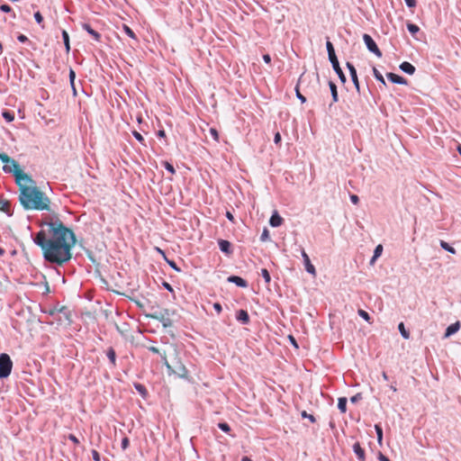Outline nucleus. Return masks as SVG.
Returning a JSON list of instances; mask_svg holds the SVG:
<instances>
[{
	"label": "nucleus",
	"instance_id": "nucleus-50",
	"mask_svg": "<svg viewBox=\"0 0 461 461\" xmlns=\"http://www.w3.org/2000/svg\"><path fill=\"white\" fill-rule=\"evenodd\" d=\"M0 11L3 13L8 14V13L13 12V9L9 5L2 4V5H0Z\"/></svg>",
	"mask_w": 461,
	"mask_h": 461
},
{
	"label": "nucleus",
	"instance_id": "nucleus-38",
	"mask_svg": "<svg viewBox=\"0 0 461 461\" xmlns=\"http://www.w3.org/2000/svg\"><path fill=\"white\" fill-rule=\"evenodd\" d=\"M375 430L376 433L377 441L379 444H381V442L383 440V428H382L381 424H375Z\"/></svg>",
	"mask_w": 461,
	"mask_h": 461
},
{
	"label": "nucleus",
	"instance_id": "nucleus-2",
	"mask_svg": "<svg viewBox=\"0 0 461 461\" xmlns=\"http://www.w3.org/2000/svg\"><path fill=\"white\" fill-rule=\"evenodd\" d=\"M18 200L26 211H50V198L36 186L20 185Z\"/></svg>",
	"mask_w": 461,
	"mask_h": 461
},
{
	"label": "nucleus",
	"instance_id": "nucleus-31",
	"mask_svg": "<svg viewBox=\"0 0 461 461\" xmlns=\"http://www.w3.org/2000/svg\"><path fill=\"white\" fill-rule=\"evenodd\" d=\"M406 28L413 37L420 32V27L411 22L406 23Z\"/></svg>",
	"mask_w": 461,
	"mask_h": 461
},
{
	"label": "nucleus",
	"instance_id": "nucleus-47",
	"mask_svg": "<svg viewBox=\"0 0 461 461\" xmlns=\"http://www.w3.org/2000/svg\"><path fill=\"white\" fill-rule=\"evenodd\" d=\"M34 19H35V22L41 25L42 28H44V25L42 24L43 23V16L42 14H41L40 11H37L34 13Z\"/></svg>",
	"mask_w": 461,
	"mask_h": 461
},
{
	"label": "nucleus",
	"instance_id": "nucleus-41",
	"mask_svg": "<svg viewBox=\"0 0 461 461\" xmlns=\"http://www.w3.org/2000/svg\"><path fill=\"white\" fill-rule=\"evenodd\" d=\"M259 239H260V241H262V242H267V241L270 240L269 230H267V227H265L263 229Z\"/></svg>",
	"mask_w": 461,
	"mask_h": 461
},
{
	"label": "nucleus",
	"instance_id": "nucleus-17",
	"mask_svg": "<svg viewBox=\"0 0 461 461\" xmlns=\"http://www.w3.org/2000/svg\"><path fill=\"white\" fill-rule=\"evenodd\" d=\"M236 320L243 325L250 322L249 312L244 309H240L236 312Z\"/></svg>",
	"mask_w": 461,
	"mask_h": 461
},
{
	"label": "nucleus",
	"instance_id": "nucleus-42",
	"mask_svg": "<svg viewBox=\"0 0 461 461\" xmlns=\"http://www.w3.org/2000/svg\"><path fill=\"white\" fill-rule=\"evenodd\" d=\"M217 426H218V428H219L221 431H223V432H225V433H228V434H229V433L230 432V430H231L230 426L227 422H225V421L219 422Z\"/></svg>",
	"mask_w": 461,
	"mask_h": 461
},
{
	"label": "nucleus",
	"instance_id": "nucleus-58",
	"mask_svg": "<svg viewBox=\"0 0 461 461\" xmlns=\"http://www.w3.org/2000/svg\"><path fill=\"white\" fill-rule=\"evenodd\" d=\"M68 438L76 445H78L80 443L79 439L74 434H68Z\"/></svg>",
	"mask_w": 461,
	"mask_h": 461
},
{
	"label": "nucleus",
	"instance_id": "nucleus-22",
	"mask_svg": "<svg viewBox=\"0 0 461 461\" xmlns=\"http://www.w3.org/2000/svg\"><path fill=\"white\" fill-rule=\"evenodd\" d=\"M328 85H329L330 95L332 97V103L330 104V107L332 105V104L339 102V94H338L337 85L333 81L330 80L328 82Z\"/></svg>",
	"mask_w": 461,
	"mask_h": 461
},
{
	"label": "nucleus",
	"instance_id": "nucleus-62",
	"mask_svg": "<svg viewBox=\"0 0 461 461\" xmlns=\"http://www.w3.org/2000/svg\"><path fill=\"white\" fill-rule=\"evenodd\" d=\"M212 307L217 313H221L222 312V306L220 303H214Z\"/></svg>",
	"mask_w": 461,
	"mask_h": 461
},
{
	"label": "nucleus",
	"instance_id": "nucleus-61",
	"mask_svg": "<svg viewBox=\"0 0 461 461\" xmlns=\"http://www.w3.org/2000/svg\"><path fill=\"white\" fill-rule=\"evenodd\" d=\"M377 458L379 461H391L389 457L384 455L381 451L378 452Z\"/></svg>",
	"mask_w": 461,
	"mask_h": 461
},
{
	"label": "nucleus",
	"instance_id": "nucleus-32",
	"mask_svg": "<svg viewBox=\"0 0 461 461\" xmlns=\"http://www.w3.org/2000/svg\"><path fill=\"white\" fill-rule=\"evenodd\" d=\"M347 404L348 399L346 397H339L338 399V409L341 413H345L347 411Z\"/></svg>",
	"mask_w": 461,
	"mask_h": 461
},
{
	"label": "nucleus",
	"instance_id": "nucleus-51",
	"mask_svg": "<svg viewBox=\"0 0 461 461\" xmlns=\"http://www.w3.org/2000/svg\"><path fill=\"white\" fill-rule=\"evenodd\" d=\"M209 131H210V134L212 137V139L216 141H219L220 136H219V132H218L217 129L211 128Z\"/></svg>",
	"mask_w": 461,
	"mask_h": 461
},
{
	"label": "nucleus",
	"instance_id": "nucleus-1",
	"mask_svg": "<svg viewBox=\"0 0 461 461\" xmlns=\"http://www.w3.org/2000/svg\"><path fill=\"white\" fill-rule=\"evenodd\" d=\"M37 225L41 230L31 231V238L41 249L44 261L56 267L68 264L73 258L72 249L77 244L73 230L57 215L39 221Z\"/></svg>",
	"mask_w": 461,
	"mask_h": 461
},
{
	"label": "nucleus",
	"instance_id": "nucleus-43",
	"mask_svg": "<svg viewBox=\"0 0 461 461\" xmlns=\"http://www.w3.org/2000/svg\"><path fill=\"white\" fill-rule=\"evenodd\" d=\"M165 260L166 262L167 263V265L172 268L174 269L176 272L177 273H180L181 272V268L176 265V263L172 260V259H168L167 258V257H165Z\"/></svg>",
	"mask_w": 461,
	"mask_h": 461
},
{
	"label": "nucleus",
	"instance_id": "nucleus-24",
	"mask_svg": "<svg viewBox=\"0 0 461 461\" xmlns=\"http://www.w3.org/2000/svg\"><path fill=\"white\" fill-rule=\"evenodd\" d=\"M106 357H108L112 366L115 367L116 366V352L113 347H110L107 348Z\"/></svg>",
	"mask_w": 461,
	"mask_h": 461
},
{
	"label": "nucleus",
	"instance_id": "nucleus-56",
	"mask_svg": "<svg viewBox=\"0 0 461 461\" xmlns=\"http://www.w3.org/2000/svg\"><path fill=\"white\" fill-rule=\"evenodd\" d=\"M281 141H282V137H281V134L280 132H276L275 135H274V143L276 145H280L281 144Z\"/></svg>",
	"mask_w": 461,
	"mask_h": 461
},
{
	"label": "nucleus",
	"instance_id": "nucleus-44",
	"mask_svg": "<svg viewBox=\"0 0 461 461\" xmlns=\"http://www.w3.org/2000/svg\"><path fill=\"white\" fill-rule=\"evenodd\" d=\"M162 165L167 172H169L172 175L176 174V169L170 162L163 161Z\"/></svg>",
	"mask_w": 461,
	"mask_h": 461
},
{
	"label": "nucleus",
	"instance_id": "nucleus-55",
	"mask_svg": "<svg viewBox=\"0 0 461 461\" xmlns=\"http://www.w3.org/2000/svg\"><path fill=\"white\" fill-rule=\"evenodd\" d=\"M91 454H92V458L94 461H101V456H100V454L97 450L95 449H93L91 451Z\"/></svg>",
	"mask_w": 461,
	"mask_h": 461
},
{
	"label": "nucleus",
	"instance_id": "nucleus-8",
	"mask_svg": "<svg viewBox=\"0 0 461 461\" xmlns=\"http://www.w3.org/2000/svg\"><path fill=\"white\" fill-rule=\"evenodd\" d=\"M363 41L371 53L375 54L377 58H381L383 56L382 51L378 48L376 42L374 39L367 33L363 34Z\"/></svg>",
	"mask_w": 461,
	"mask_h": 461
},
{
	"label": "nucleus",
	"instance_id": "nucleus-19",
	"mask_svg": "<svg viewBox=\"0 0 461 461\" xmlns=\"http://www.w3.org/2000/svg\"><path fill=\"white\" fill-rule=\"evenodd\" d=\"M352 448L353 452L355 453L359 461H366V451L361 447L359 442L354 443Z\"/></svg>",
	"mask_w": 461,
	"mask_h": 461
},
{
	"label": "nucleus",
	"instance_id": "nucleus-35",
	"mask_svg": "<svg viewBox=\"0 0 461 461\" xmlns=\"http://www.w3.org/2000/svg\"><path fill=\"white\" fill-rule=\"evenodd\" d=\"M2 116L7 122H12L14 120V113L10 110H3Z\"/></svg>",
	"mask_w": 461,
	"mask_h": 461
},
{
	"label": "nucleus",
	"instance_id": "nucleus-5",
	"mask_svg": "<svg viewBox=\"0 0 461 461\" xmlns=\"http://www.w3.org/2000/svg\"><path fill=\"white\" fill-rule=\"evenodd\" d=\"M13 369V361L7 353L0 354V379L7 378Z\"/></svg>",
	"mask_w": 461,
	"mask_h": 461
},
{
	"label": "nucleus",
	"instance_id": "nucleus-39",
	"mask_svg": "<svg viewBox=\"0 0 461 461\" xmlns=\"http://www.w3.org/2000/svg\"><path fill=\"white\" fill-rule=\"evenodd\" d=\"M122 30L130 38H131L133 40H137V36H136L135 32H133V30L131 27H129L126 24H123L122 25Z\"/></svg>",
	"mask_w": 461,
	"mask_h": 461
},
{
	"label": "nucleus",
	"instance_id": "nucleus-37",
	"mask_svg": "<svg viewBox=\"0 0 461 461\" xmlns=\"http://www.w3.org/2000/svg\"><path fill=\"white\" fill-rule=\"evenodd\" d=\"M357 314H358V316H360L363 320H365L366 322H368V323H371V322H372V318H371L370 314H369L366 311H365V310H363V309H358V310H357Z\"/></svg>",
	"mask_w": 461,
	"mask_h": 461
},
{
	"label": "nucleus",
	"instance_id": "nucleus-4",
	"mask_svg": "<svg viewBox=\"0 0 461 461\" xmlns=\"http://www.w3.org/2000/svg\"><path fill=\"white\" fill-rule=\"evenodd\" d=\"M3 170L5 173H12L15 177L16 183L20 185L21 181L33 182L30 176H28L20 167L19 163L15 164L14 168H10L9 165H4Z\"/></svg>",
	"mask_w": 461,
	"mask_h": 461
},
{
	"label": "nucleus",
	"instance_id": "nucleus-6",
	"mask_svg": "<svg viewBox=\"0 0 461 461\" xmlns=\"http://www.w3.org/2000/svg\"><path fill=\"white\" fill-rule=\"evenodd\" d=\"M41 312L50 316H55L57 313H62L67 321L71 322V311L65 305H59L57 303L53 307L48 309H41Z\"/></svg>",
	"mask_w": 461,
	"mask_h": 461
},
{
	"label": "nucleus",
	"instance_id": "nucleus-26",
	"mask_svg": "<svg viewBox=\"0 0 461 461\" xmlns=\"http://www.w3.org/2000/svg\"><path fill=\"white\" fill-rule=\"evenodd\" d=\"M382 252H383V246L381 244H378L374 249V253L369 261V264L374 265L375 263V261L377 260V258L379 257H381Z\"/></svg>",
	"mask_w": 461,
	"mask_h": 461
},
{
	"label": "nucleus",
	"instance_id": "nucleus-10",
	"mask_svg": "<svg viewBox=\"0 0 461 461\" xmlns=\"http://www.w3.org/2000/svg\"><path fill=\"white\" fill-rule=\"evenodd\" d=\"M329 61L330 62L334 72L338 75L340 82L342 84H345L347 82V77H346L342 68H340L338 57L336 59H330Z\"/></svg>",
	"mask_w": 461,
	"mask_h": 461
},
{
	"label": "nucleus",
	"instance_id": "nucleus-9",
	"mask_svg": "<svg viewBox=\"0 0 461 461\" xmlns=\"http://www.w3.org/2000/svg\"><path fill=\"white\" fill-rule=\"evenodd\" d=\"M346 67L348 69L352 83H353L357 92L358 94H360V84H359L357 72L355 66L351 62L348 61L346 63Z\"/></svg>",
	"mask_w": 461,
	"mask_h": 461
},
{
	"label": "nucleus",
	"instance_id": "nucleus-7",
	"mask_svg": "<svg viewBox=\"0 0 461 461\" xmlns=\"http://www.w3.org/2000/svg\"><path fill=\"white\" fill-rule=\"evenodd\" d=\"M172 375H176L181 379L189 381V372L178 357H176V365L175 367L173 366Z\"/></svg>",
	"mask_w": 461,
	"mask_h": 461
},
{
	"label": "nucleus",
	"instance_id": "nucleus-23",
	"mask_svg": "<svg viewBox=\"0 0 461 461\" xmlns=\"http://www.w3.org/2000/svg\"><path fill=\"white\" fill-rule=\"evenodd\" d=\"M134 389L140 394V396L143 399H147L149 396V392L146 388V386L140 383H134L133 384Z\"/></svg>",
	"mask_w": 461,
	"mask_h": 461
},
{
	"label": "nucleus",
	"instance_id": "nucleus-13",
	"mask_svg": "<svg viewBox=\"0 0 461 461\" xmlns=\"http://www.w3.org/2000/svg\"><path fill=\"white\" fill-rule=\"evenodd\" d=\"M301 254H302V258L303 259V264H304L306 272L315 276L316 275L315 267L312 264L308 254L305 252V250L303 249H302Z\"/></svg>",
	"mask_w": 461,
	"mask_h": 461
},
{
	"label": "nucleus",
	"instance_id": "nucleus-25",
	"mask_svg": "<svg viewBox=\"0 0 461 461\" xmlns=\"http://www.w3.org/2000/svg\"><path fill=\"white\" fill-rule=\"evenodd\" d=\"M326 50H327L329 60L337 58L334 46H333L332 42L329 40V38H327V41H326Z\"/></svg>",
	"mask_w": 461,
	"mask_h": 461
},
{
	"label": "nucleus",
	"instance_id": "nucleus-48",
	"mask_svg": "<svg viewBox=\"0 0 461 461\" xmlns=\"http://www.w3.org/2000/svg\"><path fill=\"white\" fill-rule=\"evenodd\" d=\"M363 399V395L361 393H357L355 395L350 397V402L353 404L357 403L359 401Z\"/></svg>",
	"mask_w": 461,
	"mask_h": 461
},
{
	"label": "nucleus",
	"instance_id": "nucleus-21",
	"mask_svg": "<svg viewBox=\"0 0 461 461\" xmlns=\"http://www.w3.org/2000/svg\"><path fill=\"white\" fill-rule=\"evenodd\" d=\"M0 211L5 212L9 217L14 214V211L11 208V203L3 198L0 199Z\"/></svg>",
	"mask_w": 461,
	"mask_h": 461
},
{
	"label": "nucleus",
	"instance_id": "nucleus-59",
	"mask_svg": "<svg viewBox=\"0 0 461 461\" xmlns=\"http://www.w3.org/2000/svg\"><path fill=\"white\" fill-rule=\"evenodd\" d=\"M404 2L409 8H414L417 5L416 0H404Z\"/></svg>",
	"mask_w": 461,
	"mask_h": 461
},
{
	"label": "nucleus",
	"instance_id": "nucleus-11",
	"mask_svg": "<svg viewBox=\"0 0 461 461\" xmlns=\"http://www.w3.org/2000/svg\"><path fill=\"white\" fill-rule=\"evenodd\" d=\"M217 243L219 246V249L226 256L229 257L233 253L232 244L229 240L219 239Z\"/></svg>",
	"mask_w": 461,
	"mask_h": 461
},
{
	"label": "nucleus",
	"instance_id": "nucleus-15",
	"mask_svg": "<svg viewBox=\"0 0 461 461\" xmlns=\"http://www.w3.org/2000/svg\"><path fill=\"white\" fill-rule=\"evenodd\" d=\"M386 77L393 84L403 85V86L408 84V81L405 77H403L398 74L393 73V72L386 73Z\"/></svg>",
	"mask_w": 461,
	"mask_h": 461
},
{
	"label": "nucleus",
	"instance_id": "nucleus-33",
	"mask_svg": "<svg viewBox=\"0 0 461 461\" xmlns=\"http://www.w3.org/2000/svg\"><path fill=\"white\" fill-rule=\"evenodd\" d=\"M398 330L404 339H410V331L405 328V325L402 321L398 324Z\"/></svg>",
	"mask_w": 461,
	"mask_h": 461
},
{
	"label": "nucleus",
	"instance_id": "nucleus-53",
	"mask_svg": "<svg viewBox=\"0 0 461 461\" xmlns=\"http://www.w3.org/2000/svg\"><path fill=\"white\" fill-rule=\"evenodd\" d=\"M288 339H289V342L291 343V345L294 348H299V345H298V342L296 340V339L293 336V335H289L288 336Z\"/></svg>",
	"mask_w": 461,
	"mask_h": 461
},
{
	"label": "nucleus",
	"instance_id": "nucleus-46",
	"mask_svg": "<svg viewBox=\"0 0 461 461\" xmlns=\"http://www.w3.org/2000/svg\"><path fill=\"white\" fill-rule=\"evenodd\" d=\"M301 416L303 419H308L310 420V422H312V423L316 422V418L312 414H309L306 411H302Z\"/></svg>",
	"mask_w": 461,
	"mask_h": 461
},
{
	"label": "nucleus",
	"instance_id": "nucleus-14",
	"mask_svg": "<svg viewBox=\"0 0 461 461\" xmlns=\"http://www.w3.org/2000/svg\"><path fill=\"white\" fill-rule=\"evenodd\" d=\"M82 29L86 31L95 41L100 42L102 39L101 33H99L97 31L92 28V26L87 23H82Z\"/></svg>",
	"mask_w": 461,
	"mask_h": 461
},
{
	"label": "nucleus",
	"instance_id": "nucleus-54",
	"mask_svg": "<svg viewBox=\"0 0 461 461\" xmlns=\"http://www.w3.org/2000/svg\"><path fill=\"white\" fill-rule=\"evenodd\" d=\"M17 40L19 42L21 43H26V42H31L28 39V37L24 34H22L20 33L18 36H17Z\"/></svg>",
	"mask_w": 461,
	"mask_h": 461
},
{
	"label": "nucleus",
	"instance_id": "nucleus-64",
	"mask_svg": "<svg viewBox=\"0 0 461 461\" xmlns=\"http://www.w3.org/2000/svg\"><path fill=\"white\" fill-rule=\"evenodd\" d=\"M225 216L230 221L234 222V216L230 211H226Z\"/></svg>",
	"mask_w": 461,
	"mask_h": 461
},
{
	"label": "nucleus",
	"instance_id": "nucleus-18",
	"mask_svg": "<svg viewBox=\"0 0 461 461\" xmlns=\"http://www.w3.org/2000/svg\"><path fill=\"white\" fill-rule=\"evenodd\" d=\"M460 328H461V323L459 321H457L454 323H451L450 325H448L446 328L445 333H444V338L447 339V338L453 336L460 330Z\"/></svg>",
	"mask_w": 461,
	"mask_h": 461
},
{
	"label": "nucleus",
	"instance_id": "nucleus-30",
	"mask_svg": "<svg viewBox=\"0 0 461 461\" xmlns=\"http://www.w3.org/2000/svg\"><path fill=\"white\" fill-rule=\"evenodd\" d=\"M160 358H161L163 365L167 368L168 375H171L172 372H173V366L169 364L165 351L162 354H160Z\"/></svg>",
	"mask_w": 461,
	"mask_h": 461
},
{
	"label": "nucleus",
	"instance_id": "nucleus-12",
	"mask_svg": "<svg viewBox=\"0 0 461 461\" xmlns=\"http://www.w3.org/2000/svg\"><path fill=\"white\" fill-rule=\"evenodd\" d=\"M227 282L234 284L238 287L247 288L249 287V282L240 276L231 275L227 277Z\"/></svg>",
	"mask_w": 461,
	"mask_h": 461
},
{
	"label": "nucleus",
	"instance_id": "nucleus-27",
	"mask_svg": "<svg viewBox=\"0 0 461 461\" xmlns=\"http://www.w3.org/2000/svg\"><path fill=\"white\" fill-rule=\"evenodd\" d=\"M303 75H301V77H300V78H299V80H298V83H297V85H296V86H295V87H294V91H295V95H296V97L300 100V102H301L302 104H304V103H306L307 99H306V97H305V96H304V95L300 92V86H299L300 83L303 81Z\"/></svg>",
	"mask_w": 461,
	"mask_h": 461
},
{
	"label": "nucleus",
	"instance_id": "nucleus-49",
	"mask_svg": "<svg viewBox=\"0 0 461 461\" xmlns=\"http://www.w3.org/2000/svg\"><path fill=\"white\" fill-rule=\"evenodd\" d=\"M130 446V439L128 437H123L121 442V447L122 450H126Z\"/></svg>",
	"mask_w": 461,
	"mask_h": 461
},
{
	"label": "nucleus",
	"instance_id": "nucleus-28",
	"mask_svg": "<svg viewBox=\"0 0 461 461\" xmlns=\"http://www.w3.org/2000/svg\"><path fill=\"white\" fill-rule=\"evenodd\" d=\"M0 161L4 163L5 165L12 164L13 167L17 164L18 162L15 161L14 158H10L6 153L0 152Z\"/></svg>",
	"mask_w": 461,
	"mask_h": 461
},
{
	"label": "nucleus",
	"instance_id": "nucleus-29",
	"mask_svg": "<svg viewBox=\"0 0 461 461\" xmlns=\"http://www.w3.org/2000/svg\"><path fill=\"white\" fill-rule=\"evenodd\" d=\"M62 41L65 46V50L67 53H69L70 51V40H69V34L66 30H62L61 32Z\"/></svg>",
	"mask_w": 461,
	"mask_h": 461
},
{
	"label": "nucleus",
	"instance_id": "nucleus-20",
	"mask_svg": "<svg viewBox=\"0 0 461 461\" xmlns=\"http://www.w3.org/2000/svg\"><path fill=\"white\" fill-rule=\"evenodd\" d=\"M399 68L407 75H413L416 71V68L408 61H403L400 64Z\"/></svg>",
	"mask_w": 461,
	"mask_h": 461
},
{
	"label": "nucleus",
	"instance_id": "nucleus-16",
	"mask_svg": "<svg viewBox=\"0 0 461 461\" xmlns=\"http://www.w3.org/2000/svg\"><path fill=\"white\" fill-rule=\"evenodd\" d=\"M284 222V219L280 216L278 212L275 210L269 219V225L273 228L280 227Z\"/></svg>",
	"mask_w": 461,
	"mask_h": 461
},
{
	"label": "nucleus",
	"instance_id": "nucleus-57",
	"mask_svg": "<svg viewBox=\"0 0 461 461\" xmlns=\"http://www.w3.org/2000/svg\"><path fill=\"white\" fill-rule=\"evenodd\" d=\"M162 286H163V288H165L168 292L174 293V289H173L172 285L168 282L163 281L162 282Z\"/></svg>",
	"mask_w": 461,
	"mask_h": 461
},
{
	"label": "nucleus",
	"instance_id": "nucleus-3",
	"mask_svg": "<svg viewBox=\"0 0 461 461\" xmlns=\"http://www.w3.org/2000/svg\"><path fill=\"white\" fill-rule=\"evenodd\" d=\"M145 316L149 319L157 320L162 323L163 328L167 329L173 326V321L169 318V310L163 309L162 311H155L150 313H146Z\"/></svg>",
	"mask_w": 461,
	"mask_h": 461
},
{
	"label": "nucleus",
	"instance_id": "nucleus-34",
	"mask_svg": "<svg viewBox=\"0 0 461 461\" xmlns=\"http://www.w3.org/2000/svg\"><path fill=\"white\" fill-rule=\"evenodd\" d=\"M439 245L441 247L442 249L451 253V254H456V250L454 247H452L449 243H447V241L445 240H440L439 242Z\"/></svg>",
	"mask_w": 461,
	"mask_h": 461
},
{
	"label": "nucleus",
	"instance_id": "nucleus-36",
	"mask_svg": "<svg viewBox=\"0 0 461 461\" xmlns=\"http://www.w3.org/2000/svg\"><path fill=\"white\" fill-rule=\"evenodd\" d=\"M373 76L378 81L380 82L381 84H383L384 86H386V82L383 77V75L379 72V70L374 67L373 69Z\"/></svg>",
	"mask_w": 461,
	"mask_h": 461
},
{
	"label": "nucleus",
	"instance_id": "nucleus-45",
	"mask_svg": "<svg viewBox=\"0 0 461 461\" xmlns=\"http://www.w3.org/2000/svg\"><path fill=\"white\" fill-rule=\"evenodd\" d=\"M132 135L141 145L146 146L144 137L137 131H132Z\"/></svg>",
	"mask_w": 461,
	"mask_h": 461
},
{
	"label": "nucleus",
	"instance_id": "nucleus-52",
	"mask_svg": "<svg viewBox=\"0 0 461 461\" xmlns=\"http://www.w3.org/2000/svg\"><path fill=\"white\" fill-rule=\"evenodd\" d=\"M68 77H69V84L73 85V83L76 80V72L74 71V69L72 68H69Z\"/></svg>",
	"mask_w": 461,
	"mask_h": 461
},
{
	"label": "nucleus",
	"instance_id": "nucleus-60",
	"mask_svg": "<svg viewBox=\"0 0 461 461\" xmlns=\"http://www.w3.org/2000/svg\"><path fill=\"white\" fill-rule=\"evenodd\" d=\"M349 199L353 204H357L359 203V197L357 194H351L349 195Z\"/></svg>",
	"mask_w": 461,
	"mask_h": 461
},
{
	"label": "nucleus",
	"instance_id": "nucleus-40",
	"mask_svg": "<svg viewBox=\"0 0 461 461\" xmlns=\"http://www.w3.org/2000/svg\"><path fill=\"white\" fill-rule=\"evenodd\" d=\"M260 275L263 277L266 284H267V285L270 284L271 276H270L269 271L267 268H262Z\"/></svg>",
	"mask_w": 461,
	"mask_h": 461
},
{
	"label": "nucleus",
	"instance_id": "nucleus-63",
	"mask_svg": "<svg viewBox=\"0 0 461 461\" xmlns=\"http://www.w3.org/2000/svg\"><path fill=\"white\" fill-rule=\"evenodd\" d=\"M149 351L154 353V354H158L160 356V354H162L163 352H161L159 350V348H158L157 347H154V346H150L148 348Z\"/></svg>",
	"mask_w": 461,
	"mask_h": 461
}]
</instances>
